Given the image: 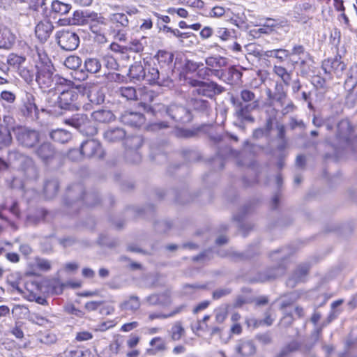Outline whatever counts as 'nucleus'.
Segmentation results:
<instances>
[{"label": "nucleus", "mask_w": 357, "mask_h": 357, "mask_svg": "<svg viewBox=\"0 0 357 357\" xmlns=\"http://www.w3.org/2000/svg\"><path fill=\"white\" fill-rule=\"evenodd\" d=\"M10 163L17 168L28 180L37 178L38 172L32 158L26 155L17 150L10 151L8 153Z\"/></svg>", "instance_id": "nucleus-1"}, {"label": "nucleus", "mask_w": 357, "mask_h": 357, "mask_svg": "<svg viewBox=\"0 0 357 357\" xmlns=\"http://www.w3.org/2000/svg\"><path fill=\"white\" fill-rule=\"evenodd\" d=\"M38 71L36 81L43 90L50 89L54 84L59 86H70L71 81L68 80L58 75H54V67L50 64H41L37 66Z\"/></svg>", "instance_id": "nucleus-2"}, {"label": "nucleus", "mask_w": 357, "mask_h": 357, "mask_svg": "<svg viewBox=\"0 0 357 357\" xmlns=\"http://www.w3.org/2000/svg\"><path fill=\"white\" fill-rule=\"evenodd\" d=\"M73 82L70 86H66L68 89H63L59 96L56 97V104L58 107L63 109H77L79 105L77 102L79 94L78 91H80L82 86L79 85L76 87L72 86Z\"/></svg>", "instance_id": "nucleus-3"}, {"label": "nucleus", "mask_w": 357, "mask_h": 357, "mask_svg": "<svg viewBox=\"0 0 357 357\" xmlns=\"http://www.w3.org/2000/svg\"><path fill=\"white\" fill-rule=\"evenodd\" d=\"M84 189L81 184H75L68 188L67 197L65 204L70 207L76 209L80 206L82 199H84ZM93 197V195L87 194L85 195L84 200L88 206H93L96 203L91 202V199Z\"/></svg>", "instance_id": "nucleus-4"}, {"label": "nucleus", "mask_w": 357, "mask_h": 357, "mask_svg": "<svg viewBox=\"0 0 357 357\" xmlns=\"http://www.w3.org/2000/svg\"><path fill=\"white\" fill-rule=\"evenodd\" d=\"M14 133L18 144L26 149L35 147L40 141L39 132L27 127L18 126Z\"/></svg>", "instance_id": "nucleus-5"}, {"label": "nucleus", "mask_w": 357, "mask_h": 357, "mask_svg": "<svg viewBox=\"0 0 357 357\" xmlns=\"http://www.w3.org/2000/svg\"><path fill=\"white\" fill-rule=\"evenodd\" d=\"M352 127L348 120L340 121L337 126L336 142L332 146L336 149H345L351 144Z\"/></svg>", "instance_id": "nucleus-6"}, {"label": "nucleus", "mask_w": 357, "mask_h": 357, "mask_svg": "<svg viewBox=\"0 0 357 357\" xmlns=\"http://www.w3.org/2000/svg\"><path fill=\"white\" fill-rule=\"evenodd\" d=\"M189 84L194 87L192 91L193 96L199 95L206 98H213L216 93L222 91V87L213 82H205L192 79Z\"/></svg>", "instance_id": "nucleus-7"}, {"label": "nucleus", "mask_w": 357, "mask_h": 357, "mask_svg": "<svg viewBox=\"0 0 357 357\" xmlns=\"http://www.w3.org/2000/svg\"><path fill=\"white\" fill-rule=\"evenodd\" d=\"M143 139L140 136H132L126 138V157L128 162L137 163L141 160V155L137 149L142 145Z\"/></svg>", "instance_id": "nucleus-8"}, {"label": "nucleus", "mask_w": 357, "mask_h": 357, "mask_svg": "<svg viewBox=\"0 0 357 357\" xmlns=\"http://www.w3.org/2000/svg\"><path fill=\"white\" fill-rule=\"evenodd\" d=\"M231 102L235 107V115L241 121H254V118L250 112L259 107V101H254L250 103L243 104L242 102L231 98Z\"/></svg>", "instance_id": "nucleus-9"}, {"label": "nucleus", "mask_w": 357, "mask_h": 357, "mask_svg": "<svg viewBox=\"0 0 357 357\" xmlns=\"http://www.w3.org/2000/svg\"><path fill=\"white\" fill-rule=\"evenodd\" d=\"M65 123L77 128L86 135H93L96 133V128L91 125L85 114H76L70 119H66Z\"/></svg>", "instance_id": "nucleus-10"}, {"label": "nucleus", "mask_w": 357, "mask_h": 357, "mask_svg": "<svg viewBox=\"0 0 357 357\" xmlns=\"http://www.w3.org/2000/svg\"><path fill=\"white\" fill-rule=\"evenodd\" d=\"M59 45L65 50L73 51L77 49L79 44V36L68 30H61L56 35Z\"/></svg>", "instance_id": "nucleus-11"}, {"label": "nucleus", "mask_w": 357, "mask_h": 357, "mask_svg": "<svg viewBox=\"0 0 357 357\" xmlns=\"http://www.w3.org/2000/svg\"><path fill=\"white\" fill-rule=\"evenodd\" d=\"M322 69L327 75H335L337 77H340L346 69V64L342 61L341 57L336 56L324 60L322 63Z\"/></svg>", "instance_id": "nucleus-12"}, {"label": "nucleus", "mask_w": 357, "mask_h": 357, "mask_svg": "<svg viewBox=\"0 0 357 357\" xmlns=\"http://www.w3.org/2000/svg\"><path fill=\"white\" fill-rule=\"evenodd\" d=\"M80 153L86 158L102 156L100 144L96 139H88L84 142L80 147Z\"/></svg>", "instance_id": "nucleus-13"}, {"label": "nucleus", "mask_w": 357, "mask_h": 357, "mask_svg": "<svg viewBox=\"0 0 357 357\" xmlns=\"http://www.w3.org/2000/svg\"><path fill=\"white\" fill-rule=\"evenodd\" d=\"M167 112L176 121L185 123L191 121L190 112L181 105H172L167 108Z\"/></svg>", "instance_id": "nucleus-14"}, {"label": "nucleus", "mask_w": 357, "mask_h": 357, "mask_svg": "<svg viewBox=\"0 0 357 357\" xmlns=\"http://www.w3.org/2000/svg\"><path fill=\"white\" fill-rule=\"evenodd\" d=\"M121 121L132 127H140L144 123L145 118L139 112H126L121 115Z\"/></svg>", "instance_id": "nucleus-15"}, {"label": "nucleus", "mask_w": 357, "mask_h": 357, "mask_svg": "<svg viewBox=\"0 0 357 357\" xmlns=\"http://www.w3.org/2000/svg\"><path fill=\"white\" fill-rule=\"evenodd\" d=\"M168 73H165L163 70L160 73L157 68L152 67L149 69L146 73V79L150 83H158L160 85H165L168 82Z\"/></svg>", "instance_id": "nucleus-16"}, {"label": "nucleus", "mask_w": 357, "mask_h": 357, "mask_svg": "<svg viewBox=\"0 0 357 357\" xmlns=\"http://www.w3.org/2000/svg\"><path fill=\"white\" fill-rule=\"evenodd\" d=\"M53 29L54 26L50 21L40 22L35 29L36 35L40 41H46L50 36Z\"/></svg>", "instance_id": "nucleus-17"}, {"label": "nucleus", "mask_w": 357, "mask_h": 357, "mask_svg": "<svg viewBox=\"0 0 357 357\" xmlns=\"http://www.w3.org/2000/svg\"><path fill=\"white\" fill-rule=\"evenodd\" d=\"M91 19V22L90 24V29L91 31L97 34L98 40L100 42L105 41V37L101 33L102 29L100 25H105V19L104 17L97 14L93 13L90 16Z\"/></svg>", "instance_id": "nucleus-18"}, {"label": "nucleus", "mask_w": 357, "mask_h": 357, "mask_svg": "<svg viewBox=\"0 0 357 357\" xmlns=\"http://www.w3.org/2000/svg\"><path fill=\"white\" fill-rule=\"evenodd\" d=\"M266 93L269 101H276L279 102L281 106L284 105L286 98V93L284 92L283 86L281 84L277 83L275 84L274 92H273L270 89H267L266 90Z\"/></svg>", "instance_id": "nucleus-19"}, {"label": "nucleus", "mask_w": 357, "mask_h": 357, "mask_svg": "<svg viewBox=\"0 0 357 357\" xmlns=\"http://www.w3.org/2000/svg\"><path fill=\"white\" fill-rule=\"evenodd\" d=\"M173 58L174 55L171 52L165 50H159L155 56L158 64L160 66L161 70H163L165 73H167V70H170V65L173 61Z\"/></svg>", "instance_id": "nucleus-20"}, {"label": "nucleus", "mask_w": 357, "mask_h": 357, "mask_svg": "<svg viewBox=\"0 0 357 357\" xmlns=\"http://www.w3.org/2000/svg\"><path fill=\"white\" fill-rule=\"evenodd\" d=\"M87 98L91 102L100 105L105 100V93L100 86L93 85L88 89Z\"/></svg>", "instance_id": "nucleus-21"}, {"label": "nucleus", "mask_w": 357, "mask_h": 357, "mask_svg": "<svg viewBox=\"0 0 357 357\" xmlns=\"http://www.w3.org/2000/svg\"><path fill=\"white\" fill-rule=\"evenodd\" d=\"M126 137V131L121 128H109L104 132V138L108 142H117Z\"/></svg>", "instance_id": "nucleus-22"}, {"label": "nucleus", "mask_w": 357, "mask_h": 357, "mask_svg": "<svg viewBox=\"0 0 357 357\" xmlns=\"http://www.w3.org/2000/svg\"><path fill=\"white\" fill-rule=\"evenodd\" d=\"M308 270L309 266L307 264L299 266L296 270L293 276L287 281V286L292 288L294 287L297 282L303 280L305 276L307 275Z\"/></svg>", "instance_id": "nucleus-23"}, {"label": "nucleus", "mask_w": 357, "mask_h": 357, "mask_svg": "<svg viewBox=\"0 0 357 357\" xmlns=\"http://www.w3.org/2000/svg\"><path fill=\"white\" fill-rule=\"evenodd\" d=\"M13 286L14 288L16 289V290L19 293L22 294L24 296V297L26 299H27L28 301H36L37 303L40 304L42 305H46L47 304V301L45 298L40 296H38L36 294H35L32 291H29V289L28 287L29 284H27L25 291H23L22 289H21L17 285H16V286L13 285Z\"/></svg>", "instance_id": "nucleus-24"}, {"label": "nucleus", "mask_w": 357, "mask_h": 357, "mask_svg": "<svg viewBox=\"0 0 357 357\" xmlns=\"http://www.w3.org/2000/svg\"><path fill=\"white\" fill-rule=\"evenodd\" d=\"M236 351L242 356H248L255 354V347L250 340H240L236 346Z\"/></svg>", "instance_id": "nucleus-25"}, {"label": "nucleus", "mask_w": 357, "mask_h": 357, "mask_svg": "<svg viewBox=\"0 0 357 357\" xmlns=\"http://www.w3.org/2000/svg\"><path fill=\"white\" fill-rule=\"evenodd\" d=\"M36 155L43 161L52 158L54 153V149L50 143L42 144L36 151Z\"/></svg>", "instance_id": "nucleus-26"}, {"label": "nucleus", "mask_w": 357, "mask_h": 357, "mask_svg": "<svg viewBox=\"0 0 357 357\" xmlns=\"http://www.w3.org/2000/svg\"><path fill=\"white\" fill-rule=\"evenodd\" d=\"M128 76L132 79H144L146 77L145 69L140 61L135 62L130 67Z\"/></svg>", "instance_id": "nucleus-27"}, {"label": "nucleus", "mask_w": 357, "mask_h": 357, "mask_svg": "<svg viewBox=\"0 0 357 357\" xmlns=\"http://www.w3.org/2000/svg\"><path fill=\"white\" fill-rule=\"evenodd\" d=\"M92 119L99 123H109L114 118L113 113L107 109H99L91 114Z\"/></svg>", "instance_id": "nucleus-28"}, {"label": "nucleus", "mask_w": 357, "mask_h": 357, "mask_svg": "<svg viewBox=\"0 0 357 357\" xmlns=\"http://www.w3.org/2000/svg\"><path fill=\"white\" fill-rule=\"evenodd\" d=\"M50 137L55 142L64 144L71 139V133L63 129H56L50 133Z\"/></svg>", "instance_id": "nucleus-29"}, {"label": "nucleus", "mask_w": 357, "mask_h": 357, "mask_svg": "<svg viewBox=\"0 0 357 357\" xmlns=\"http://www.w3.org/2000/svg\"><path fill=\"white\" fill-rule=\"evenodd\" d=\"M18 74L27 84L36 80V74L33 66L20 67Z\"/></svg>", "instance_id": "nucleus-30"}, {"label": "nucleus", "mask_w": 357, "mask_h": 357, "mask_svg": "<svg viewBox=\"0 0 357 357\" xmlns=\"http://www.w3.org/2000/svg\"><path fill=\"white\" fill-rule=\"evenodd\" d=\"M185 328L180 321L174 323L171 329L169 331V335L174 341H178L185 335Z\"/></svg>", "instance_id": "nucleus-31"}, {"label": "nucleus", "mask_w": 357, "mask_h": 357, "mask_svg": "<svg viewBox=\"0 0 357 357\" xmlns=\"http://www.w3.org/2000/svg\"><path fill=\"white\" fill-rule=\"evenodd\" d=\"M10 131V128L0 125V149L7 147L11 144L13 138Z\"/></svg>", "instance_id": "nucleus-32"}, {"label": "nucleus", "mask_w": 357, "mask_h": 357, "mask_svg": "<svg viewBox=\"0 0 357 357\" xmlns=\"http://www.w3.org/2000/svg\"><path fill=\"white\" fill-rule=\"evenodd\" d=\"M14 41V36L6 28H0V48L10 47Z\"/></svg>", "instance_id": "nucleus-33"}, {"label": "nucleus", "mask_w": 357, "mask_h": 357, "mask_svg": "<svg viewBox=\"0 0 357 357\" xmlns=\"http://www.w3.org/2000/svg\"><path fill=\"white\" fill-rule=\"evenodd\" d=\"M59 190V182L56 179L47 181L44 185V193L47 199L53 198Z\"/></svg>", "instance_id": "nucleus-34"}, {"label": "nucleus", "mask_w": 357, "mask_h": 357, "mask_svg": "<svg viewBox=\"0 0 357 357\" xmlns=\"http://www.w3.org/2000/svg\"><path fill=\"white\" fill-rule=\"evenodd\" d=\"M206 64L211 69L222 68L227 66V59L222 56H210L206 59Z\"/></svg>", "instance_id": "nucleus-35"}, {"label": "nucleus", "mask_w": 357, "mask_h": 357, "mask_svg": "<svg viewBox=\"0 0 357 357\" xmlns=\"http://www.w3.org/2000/svg\"><path fill=\"white\" fill-rule=\"evenodd\" d=\"M265 57H274L280 62L284 61L287 58L290 56V52L284 49H275L267 50L265 52Z\"/></svg>", "instance_id": "nucleus-36"}, {"label": "nucleus", "mask_w": 357, "mask_h": 357, "mask_svg": "<svg viewBox=\"0 0 357 357\" xmlns=\"http://www.w3.org/2000/svg\"><path fill=\"white\" fill-rule=\"evenodd\" d=\"M37 112L38 108L36 105L33 96L31 94H26L24 113L27 116H32L33 114H37Z\"/></svg>", "instance_id": "nucleus-37"}, {"label": "nucleus", "mask_w": 357, "mask_h": 357, "mask_svg": "<svg viewBox=\"0 0 357 357\" xmlns=\"http://www.w3.org/2000/svg\"><path fill=\"white\" fill-rule=\"evenodd\" d=\"M71 8L70 4L65 3L58 0L53 1L51 5L52 11L59 15L68 13Z\"/></svg>", "instance_id": "nucleus-38"}, {"label": "nucleus", "mask_w": 357, "mask_h": 357, "mask_svg": "<svg viewBox=\"0 0 357 357\" xmlns=\"http://www.w3.org/2000/svg\"><path fill=\"white\" fill-rule=\"evenodd\" d=\"M84 68L87 72L94 74L100 71L101 63L98 59L89 58L84 61Z\"/></svg>", "instance_id": "nucleus-39"}, {"label": "nucleus", "mask_w": 357, "mask_h": 357, "mask_svg": "<svg viewBox=\"0 0 357 357\" xmlns=\"http://www.w3.org/2000/svg\"><path fill=\"white\" fill-rule=\"evenodd\" d=\"M295 55L298 56V60L295 61L296 63L301 62V64H304L305 63L306 59L309 57V54L305 50L303 46L297 45H295L291 52H290V56Z\"/></svg>", "instance_id": "nucleus-40"}, {"label": "nucleus", "mask_w": 357, "mask_h": 357, "mask_svg": "<svg viewBox=\"0 0 357 357\" xmlns=\"http://www.w3.org/2000/svg\"><path fill=\"white\" fill-rule=\"evenodd\" d=\"M118 93L128 100L137 99V91L132 86H122L119 89Z\"/></svg>", "instance_id": "nucleus-41"}, {"label": "nucleus", "mask_w": 357, "mask_h": 357, "mask_svg": "<svg viewBox=\"0 0 357 357\" xmlns=\"http://www.w3.org/2000/svg\"><path fill=\"white\" fill-rule=\"evenodd\" d=\"M109 20L112 23L119 24L120 26L123 27H126L129 23L128 18L124 13L112 14L109 16Z\"/></svg>", "instance_id": "nucleus-42"}, {"label": "nucleus", "mask_w": 357, "mask_h": 357, "mask_svg": "<svg viewBox=\"0 0 357 357\" xmlns=\"http://www.w3.org/2000/svg\"><path fill=\"white\" fill-rule=\"evenodd\" d=\"M82 64V59L75 55L68 56L64 61V65L69 69L76 70Z\"/></svg>", "instance_id": "nucleus-43"}, {"label": "nucleus", "mask_w": 357, "mask_h": 357, "mask_svg": "<svg viewBox=\"0 0 357 357\" xmlns=\"http://www.w3.org/2000/svg\"><path fill=\"white\" fill-rule=\"evenodd\" d=\"M121 308L126 310L136 311L140 307V303L137 297H130V298L124 302L121 305Z\"/></svg>", "instance_id": "nucleus-44"}, {"label": "nucleus", "mask_w": 357, "mask_h": 357, "mask_svg": "<svg viewBox=\"0 0 357 357\" xmlns=\"http://www.w3.org/2000/svg\"><path fill=\"white\" fill-rule=\"evenodd\" d=\"M192 106L195 109L200 112H207L210 108L208 101L202 98H194L192 99Z\"/></svg>", "instance_id": "nucleus-45"}, {"label": "nucleus", "mask_w": 357, "mask_h": 357, "mask_svg": "<svg viewBox=\"0 0 357 357\" xmlns=\"http://www.w3.org/2000/svg\"><path fill=\"white\" fill-rule=\"evenodd\" d=\"M26 59L24 56H19L15 54H10L8 56L7 63L9 66L13 67H22V64L24 63Z\"/></svg>", "instance_id": "nucleus-46"}, {"label": "nucleus", "mask_w": 357, "mask_h": 357, "mask_svg": "<svg viewBox=\"0 0 357 357\" xmlns=\"http://www.w3.org/2000/svg\"><path fill=\"white\" fill-rule=\"evenodd\" d=\"M274 73L280 77L282 81L286 84H289L291 80V75L287 72L286 68L280 66H275L273 68Z\"/></svg>", "instance_id": "nucleus-47"}, {"label": "nucleus", "mask_w": 357, "mask_h": 357, "mask_svg": "<svg viewBox=\"0 0 357 357\" xmlns=\"http://www.w3.org/2000/svg\"><path fill=\"white\" fill-rule=\"evenodd\" d=\"M215 321L222 324L225 321L228 314V306L222 305L215 310Z\"/></svg>", "instance_id": "nucleus-48"}, {"label": "nucleus", "mask_w": 357, "mask_h": 357, "mask_svg": "<svg viewBox=\"0 0 357 357\" xmlns=\"http://www.w3.org/2000/svg\"><path fill=\"white\" fill-rule=\"evenodd\" d=\"M245 49L249 54H252L259 59L265 58L264 54L266 51L261 50L259 47L256 45L255 44H248V45L245 46Z\"/></svg>", "instance_id": "nucleus-49"}, {"label": "nucleus", "mask_w": 357, "mask_h": 357, "mask_svg": "<svg viewBox=\"0 0 357 357\" xmlns=\"http://www.w3.org/2000/svg\"><path fill=\"white\" fill-rule=\"evenodd\" d=\"M275 24L274 21L268 20L267 22L263 25L262 26L258 28L257 29L254 30L255 34H270L273 31H274V28Z\"/></svg>", "instance_id": "nucleus-50"}, {"label": "nucleus", "mask_w": 357, "mask_h": 357, "mask_svg": "<svg viewBox=\"0 0 357 357\" xmlns=\"http://www.w3.org/2000/svg\"><path fill=\"white\" fill-rule=\"evenodd\" d=\"M241 99L244 102L258 101L254 92L248 89H243L240 93Z\"/></svg>", "instance_id": "nucleus-51"}, {"label": "nucleus", "mask_w": 357, "mask_h": 357, "mask_svg": "<svg viewBox=\"0 0 357 357\" xmlns=\"http://www.w3.org/2000/svg\"><path fill=\"white\" fill-rule=\"evenodd\" d=\"M178 3L197 9H202L204 6L202 0H178Z\"/></svg>", "instance_id": "nucleus-52"}, {"label": "nucleus", "mask_w": 357, "mask_h": 357, "mask_svg": "<svg viewBox=\"0 0 357 357\" xmlns=\"http://www.w3.org/2000/svg\"><path fill=\"white\" fill-rule=\"evenodd\" d=\"M150 345L153 347L157 351H162L166 349L165 342L160 337L153 338L150 342Z\"/></svg>", "instance_id": "nucleus-53"}, {"label": "nucleus", "mask_w": 357, "mask_h": 357, "mask_svg": "<svg viewBox=\"0 0 357 357\" xmlns=\"http://www.w3.org/2000/svg\"><path fill=\"white\" fill-rule=\"evenodd\" d=\"M36 266L43 271H48L51 269V262L45 259L36 258L35 260Z\"/></svg>", "instance_id": "nucleus-54"}, {"label": "nucleus", "mask_w": 357, "mask_h": 357, "mask_svg": "<svg viewBox=\"0 0 357 357\" xmlns=\"http://www.w3.org/2000/svg\"><path fill=\"white\" fill-rule=\"evenodd\" d=\"M165 296L163 295H151L147 298V301L150 305H165L169 303V301H164L162 298Z\"/></svg>", "instance_id": "nucleus-55"}, {"label": "nucleus", "mask_w": 357, "mask_h": 357, "mask_svg": "<svg viewBox=\"0 0 357 357\" xmlns=\"http://www.w3.org/2000/svg\"><path fill=\"white\" fill-rule=\"evenodd\" d=\"M216 36L222 40L226 41L231 38V33L227 29L220 27L216 30Z\"/></svg>", "instance_id": "nucleus-56"}, {"label": "nucleus", "mask_w": 357, "mask_h": 357, "mask_svg": "<svg viewBox=\"0 0 357 357\" xmlns=\"http://www.w3.org/2000/svg\"><path fill=\"white\" fill-rule=\"evenodd\" d=\"M204 66V63H197L193 61H187L185 63V68L189 72H195L200 69L201 67Z\"/></svg>", "instance_id": "nucleus-57"}, {"label": "nucleus", "mask_w": 357, "mask_h": 357, "mask_svg": "<svg viewBox=\"0 0 357 357\" xmlns=\"http://www.w3.org/2000/svg\"><path fill=\"white\" fill-rule=\"evenodd\" d=\"M30 320L39 326H46V324L49 323L47 319L37 314H32Z\"/></svg>", "instance_id": "nucleus-58"}, {"label": "nucleus", "mask_w": 357, "mask_h": 357, "mask_svg": "<svg viewBox=\"0 0 357 357\" xmlns=\"http://www.w3.org/2000/svg\"><path fill=\"white\" fill-rule=\"evenodd\" d=\"M93 335L89 331H80L77 333L75 340L78 342H83L91 340Z\"/></svg>", "instance_id": "nucleus-59"}, {"label": "nucleus", "mask_w": 357, "mask_h": 357, "mask_svg": "<svg viewBox=\"0 0 357 357\" xmlns=\"http://www.w3.org/2000/svg\"><path fill=\"white\" fill-rule=\"evenodd\" d=\"M231 292V290L229 288L218 289H216L213 293V298L214 299H219L223 296H225L229 294Z\"/></svg>", "instance_id": "nucleus-60"}, {"label": "nucleus", "mask_w": 357, "mask_h": 357, "mask_svg": "<svg viewBox=\"0 0 357 357\" xmlns=\"http://www.w3.org/2000/svg\"><path fill=\"white\" fill-rule=\"evenodd\" d=\"M65 310L71 314H74L77 317H82L84 316V312L77 309L73 305H67L65 306Z\"/></svg>", "instance_id": "nucleus-61"}, {"label": "nucleus", "mask_w": 357, "mask_h": 357, "mask_svg": "<svg viewBox=\"0 0 357 357\" xmlns=\"http://www.w3.org/2000/svg\"><path fill=\"white\" fill-rule=\"evenodd\" d=\"M225 13V8L222 6H215L210 13V16L213 17H220Z\"/></svg>", "instance_id": "nucleus-62"}, {"label": "nucleus", "mask_w": 357, "mask_h": 357, "mask_svg": "<svg viewBox=\"0 0 357 357\" xmlns=\"http://www.w3.org/2000/svg\"><path fill=\"white\" fill-rule=\"evenodd\" d=\"M130 49L135 52H139L143 50L144 46L141 42L137 40H133L130 43Z\"/></svg>", "instance_id": "nucleus-63"}, {"label": "nucleus", "mask_w": 357, "mask_h": 357, "mask_svg": "<svg viewBox=\"0 0 357 357\" xmlns=\"http://www.w3.org/2000/svg\"><path fill=\"white\" fill-rule=\"evenodd\" d=\"M1 98L8 102H13L15 100V95L8 91H3L1 93Z\"/></svg>", "instance_id": "nucleus-64"}]
</instances>
